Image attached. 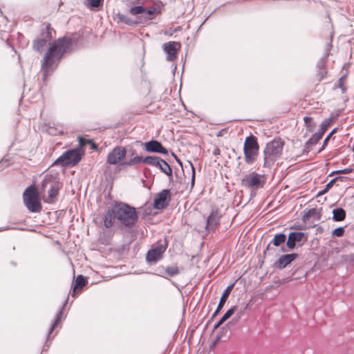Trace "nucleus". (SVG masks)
Listing matches in <instances>:
<instances>
[{
  "label": "nucleus",
  "mask_w": 354,
  "mask_h": 354,
  "mask_svg": "<svg viewBox=\"0 0 354 354\" xmlns=\"http://www.w3.org/2000/svg\"><path fill=\"white\" fill-rule=\"evenodd\" d=\"M47 188H49V191L46 202L52 203L58 194V191L60 188L59 183L56 180L55 176L53 174L45 175L41 184V193L45 192Z\"/></svg>",
  "instance_id": "5"
},
{
  "label": "nucleus",
  "mask_w": 354,
  "mask_h": 354,
  "mask_svg": "<svg viewBox=\"0 0 354 354\" xmlns=\"http://www.w3.org/2000/svg\"><path fill=\"white\" fill-rule=\"evenodd\" d=\"M115 209L116 220L122 225L131 227L138 221V216L134 207L125 203H120L115 205Z\"/></svg>",
  "instance_id": "3"
},
{
  "label": "nucleus",
  "mask_w": 354,
  "mask_h": 354,
  "mask_svg": "<svg viewBox=\"0 0 354 354\" xmlns=\"http://www.w3.org/2000/svg\"><path fill=\"white\" fill-rule=\"evenodd\" d=\"M50 37V32H46V37L44 38H39L35 40L33 46L34 48L36 50L41 52L46 46V42L49 39Z\"/></svg>",
  "instance_id": "20"
},
{
  "label": "nucleus",
  "mask_w": 354,
  "mask_h": 354,
  "mask_svg": "<svg viewBox=\"0 0 354 354\" xmlns=\"http://www.w3.org/2000/svg\"><path fill=\"white\" fill-rule=\"evenodd\" d=\"M62 315H63V312H62V310H60L57 315V318H56L55 322L53 323L51 328H50L48 335H50V334L53 332L54 328L59 324L61 319L62 318Z\"/></svg>",
  "instance_id": "30"
},
{
  "label": "nucleus",
  "mask_w": 354,
  "mask_h": 354,
  "mask_svg": "<svg viewBox=\"0 0 354 354\" xmlns=\"http://www.w3.org/2000/svg\"><path fill=\"white\" fill-rule=\"evenodd\" d=\"M353 171V169L352 167H348V168H346V169H340V170H337V171H335L334 172H332L330 176L333 174H334V173L346 174H349V173L352 172Z\"/></svg>",
  "instance_id": "36"
},
{
  "label": "nucleus",
  "mask_w": 354,
  "mask_h": 354,
  "mask_svg": "<svg viewBox=\"0 0 354 354\" xmlns=\"http://www.w3.org/2000/svg\"><path fill=\"white\" fill-rule=\"evenodd\" d=\"M305 237V234L300 232H292L289 234L288 241L286 243L287 247L290 250H292L295 248L296 243L301 242Z\"/></svg>",
  "instance_id": "16"
},
{
  "label": "nucleus",
  "mask_w": 354,
  "mask_h": 354,
  "mask_svg": "<svg viewBox=\"0 0 354 354\" xmlns=\"http://www.w3.org/2000/svg\"><path fill=\"white\" fill-rule=\"evenodd\" d=\"M88 1L91 6L97 8L100 6L102 0H88Z\"/></svg>",
  "instance_id": "37"
},
{
  "label": "nucleus",
  "mask_w": 354,
  "mask_h": 354,
  "mask_svg": "<svg viewBox=\"0 0 354 354\" xmlns=\"http://www.w3.org/2000/svg\"><path fill=\"white\" fill-rule=\"evenodd\" d=\"M172 155L174 156V157L175 158L176 162L178 163L179 165L182 166V162L176 156V155L172 153Z\"/></svg>",
  "instance_id": "47"
},
{
  "label": "nucleus",
  "mask_w": 354,
  "mask_h": 354,
  "mask_svg": "<svg viewBox=\"0 0 354 354\" xmlns=\"http://www.w3.org/2000/svg\"><path fill=\"white\" fill-rule=\"evenodd\" d=\"M327 71L325 69L319 70L317 73V78L319 81H322L326 76Z\"/></svg>",
  "instance_id": "38"
},
{
  "label": "nucleus",
  "mask_w": 354,
  "mask_h": 354,
  "mask_svg": "<svg viewBox=\"0 0 354 354\" xmlns=\"http://www.w3.org/2000/svg\"><path fill=\"white\" fill-rule=\"evenodd\" d=\"M129 153H130V155L131 156H136V151L135 149H131L129 151Z\"/></svg>",
  "instance_id": "46"
},
{
  "label": "nucleus",
  "mask_w": 354,
  "mask_h": 354,
  "mask_svg": "<svg viewBox=\"0 0 354 354\" xmlns=\"http://www.w3.org/2000/svg\"><path fill=\"white\" fill-rule=\"evenodd\" d=\"M86 283V279L83 275H78L73 286L72 297H75L78 290L82 289Z\"/></svg>",
  "instance_id": "21"
},
{
  "label": "nucleus",
  "mask_w": 354,
  "mask_h": 354,
  "mask_svg": "<svg viewBox=\"0 0 354 354\" xmlns=\"http://www.w3.org/2000/svg\"><path fill=\"white\" fill-rule=\"evenodd\" d=\"M116 219V209L115 206L109 209L104 214V224L106 228L112 227L114 221Z\"/></svg>",
  "instance_id": "19"
},
{
  "label": "nucleus",
  "mask_w": 354,
  "mask_h": 354,
  "mask_svg": "<svg viewBox=\"0 0 354 354\" xmlns=\"http://www.w3.org/2000/svg\"><path fill=\"white\" fill-rule=\"evenodd\" d=\"M266 180L264 175L253 171L243 178L242 185L251 189H259L264 186Z\"/></svg>",
  "instance_id": "8"
},
{
  "label": "nucleus",
  "mask_w": 354,
  "mask_h": 354,
  "mask_svg": "<svg viewBox=\"0 0 354 354\" xmlns=\"http://www.w3.org/2000/svg\"><path fill=\"white\" fill-rule=\"evenodd\" d=\"M315 213H316L315 209H310V210H308V212L306 213V214L304 216L303 219L306 220V218L311 217Z\"/></svg>",
  "instance_id": "39"
},
{
  "label": "nucleus",
  "mask_w": 354,
  "mask_h": 354,
  "mask_svg": "<svg viewBox=\"0 0 354 354\" xmlns=\"http://www.w3.org/2000/svg\"><path fill=\"white\" fill-rule=\"evenodd\" d=\"M298 254L296 253L283 254L275 262L276 268L283 269L297 259Z\"/></svg>",
  "instance_id": "15"
},
{
  "label": "nucleus",
  "mask_w": 354,
  "mask_h": 354,
  "mask_svg": "<svg viewBox=\"0 0 354 354\" xmlns=\"http://www.w3.org/2000/svg\"><path fill=\"white\" fill-rule=\"evenodd\" d=\"M236 310V306H233L230 309H229L222 317V318L226 321L235 312Z\"/></svg>",
  "instance_id": "32"
},
{
  "label": "nucleus",
  "mask_w": 354,
  "mask_h": 354,
  "mask_svg": "<svg viewBox=\"0 0 354 354\" xmlns=\"http://www.w3.org/2000/svg\"><path fill=\"white\" fill-rule=\"evenodd\" d=\"M259 148L256 137L251 136L245 138L243 151L248 164H252L257 159Z\"/></svg>",
  "instance_id": "6"
},
{
  "label": "nucleus",
  "mask_w": 354,
  "mask_h": 354,
  "mask_svg": "<svg viewBox=\"0 0 354 354\" xmlns=\"http://www.w3.org/2000/svg\"><path fill=\"white\" fill-rule=\"evenodd\" d=\"M160 160L161 158L157 156H146L145 158H144V163L156 167H158V165H159Z\"/></svg>",
  "instance_id": "27"
},
{
  "label": "nucleus",
  "mask_w": 354,
  "mask_h": 354,
  "mask_svg": "<svg viewBox=\"0 0 354 354\" xmlns=\"http://www.w3.org/2000/svg\"><path fill=\"white\" fill-rule=\"evenodd\" d=\"M127 150L123 147H116L107 156V163L117 165L123 160L127 155Z\"/></svg>",
  "instance_id": "10"
},
{
  "label": "nucleus",
  "mask_w": 354,
  "mask_h": 354,
  "mask_svg": "<svg viewBox=\"0 0 354 354\" xmlns=\"http://www.w3.org/2000/svg\"><path fill=\"white\" fill-rule=\"evenodd\" d=\"M225 321L221 317L220 320L218 322V325H222Z\"/></svg>",
  "instance_id": "48"
},
{
  "label": "nucleus",
  "mask_w": 354,
  "mask_h": 354,
  "mask_svg": "<svg viewBox=\"0 0 354 354\" xmlns=\"http://www.w3.org/2000/svg\"><path fill=\"white\" fill-rule=\"evenodd\" d=\"M344 77L342 76V77L339 78V81H338V86L339 88H342V91L344 92V89L343 88V84H344Z\"/></svg>",
  "instance_id": "41"
},
{
  "label": "nucleus",
  "mask_w": 354,
  "mask_h": 354,
  "mask_svg": "<svg viewBox=\"0 0 354 354\" xmlns=\"http://www.w3.org/2000/svg\"><path fill=\"white\" fill-rule=\"evenodd\" d=\"M328 190H326V188L325 187L323 190L319 192L317 194V197H319L324 194H326V192H328Z\"/></svg>",
  "instance_id": "44"
},
{
  "label": "nucleus",
  "mask_w": 354,
  "mask_h": 354,
  "mask_svg": "<svg viewBox=\"0 0 354 354\" xmlns=\"http://www.w3.org/2000/svg\"><path fill=\"white\" fill-rule=\"evenodd\" d=\"M286 240V234L283 233L276 234L270 241L274 246H279L281 244L284 243Z\"/></svg>",
  "instance_id": "26"
},
{
  "label": "nucleus",
  "mask_w": 354,
  "mask_h": 354,
  "mask_svg": "<svg viewBox=\"0 0 354 354\" xmlns=\"http://www.w3.org/2000/svg\"><path fill=\"white\" fill-rule=\"evenodd\" d=\"M344 227H337V228H335L333 231V235H334V236H335L337 237L342 236L344 235Z\"/></svg>",
  "instance_id": "33"
},
{
  "label": "nucleus",
  "mask_w": 354,
  "mask_h": 354,
  "mask_svg": "<svg viewBox=\"0 0 354 354\" xmlns=\"http://www.w3.org/2000/svg\"><path fill=\"white\" fill-rule=\"evenodd\" d=\"M333 118L325 119L320 125V129L318 132L313 134V136L306 142L304 146V151L308 152L311 147L315 145L319 140L322 138L323 135L327 130L328 127L333 122Z\"/></svg>",
  "instance_id": "9"
},
{
  "label": "nucleus",
  "mask_w": 354,
  "mask_h": 354,
  "mask_svg": "<svg viewBox=\"0 0 354 354\" xmlns=\"http://www.w3.org/2000/svg\"><path fill=\"white\" fill-rule=\"evenodd\" d=\"M82 158V153L80 149H72L65 151L55 161V165L62 166H75Z\"/></svg>",
  "instance_id": "7"
},
{
  "label": "nucleus",
  "mask_w": 354,
  "mask_h": 354,
  "mask_svg": "<svg viewBox=\"0 0 354 354\" xmlns=\"http://www.w3.org/2000/svg\"><path fill=\"white\" fill-rule=\"evenodd\" d=\"M165 272L169 276L173 277L179 273L178 268L175 266H169L166 268Z\"/></svg>",
  "instance_id": "29"
},
{
  "label": "nucleus",
  "mask_w": 354,
  "mask_h": 354,
  "mask_svg": "<svg viewBox=\"0 0 354 354\" xmlns=\"http://www.w3.org/2000/svg\"><path fill=\"white\" fill-rule=\"evenodd\" d=\"M145 11V9L143 6H135V7L131 8L130 12L133 15H136L142 14Z\"/></svg>",
  "instance_id": "31"
},
{
  "label": "nucleus",
  "mask_w": 354,
  "mask_h": 354,
  "mask_svg": "<svg viewBox=\"0 0 354 354\" xmlns=\"http://www.w3.org/2000/svg\"><path fill=\"white\" fill-rule=\"evenodd\" d=\"M219 153H220V151H219V149H216V150L214 151V153L215 155L219 154Z\"/></svg>",
  "instance_id": "49"
},
{
  "label": "nucleus",
  "mask_w": 354,
  "mask_h": 354,
  "mask_svg": "<svg viewBox=\"0 0 354 354\" xmlns=\"http://www.w3.org/2000/svg\"><path fill=\"white\" fill-rule=\"evenodd\" d=\"M337 129L335 128L332 130V131L326 137V138L324 139V142H323V145H322V149L319 151H321L322 150H323L324 149V147L326 146V145L328 144V142L329 140V139L330 138V137L332 136V135L336 131Z\"/></svg>",
  "instance_id": "34"
},
{
  "label": "nucleus",
  "mask_w": 354,
  "mask_h": 354,
  "mask_svg": "<svg viewBox=\"0 0 354 354\" xmlns=\"http://www.w3.org/2000/svg\"><path fill=\"white\" fill-rule=\"evenodd\" d=\"M145 149L150 153H158L162 154H168V150L165 149L162 144L155 140H150L144 143Z\"/></svg>",
  "instance_id": "14"
},
{
  "label": "nucleus",
  "mask_w": 354,
  "mask_h": 354,
  "mask_svg": "<svg viewBox=\"0 0 354 354\" xmlns=\"http://www.w3.org/2000/svg\"><path fill=\"white\" fill-rule=\"evenodd\" d=\"M346 217V212L342 208H336L333 210V218L335 221H342Z\"/></svg>",
  "instance_id": "24"
},
{
  "label": "nucleus",
  "mask_w": 354,
  "mask_h": 354,
  "mask_svg": "<svg viewBox=\"0 0 354 354\" xmlns=\"http://www.w3.org/2000/svg\"><path fill=\"white\" fill-rule=\"evenodd\" d=\"M332 46L331 43L328 44L325 48V53L322 59L318 62L317 67L319 70H322L325 68V64L327 62L328 57L330 55V48Z\"/></svg>",
  "instance_id": "23"
},
{
  "label": "nucleus",
  "mask_w": 354,
  "mask_h": 354,
  "mask_svg": "<svg viewBox=\"0 0 354 354\" xmlns=\"http://www.w3.org/2000/svg\"><path fill=\"white\" fill-rule=\"evenodd\" d=\"M171 200V193L169 189H163L157 194L153 201V207L157 209L166 207Z\"/></svg>",
  "instance_id": "11"
},
{
  "label": "nucleus",
  "mask_w": 354,
  "mask_h": 354,
  "mask_svg": "<svg viewBox=\"0 0 354 354\" xmlns=\"http://www.w3.org/2000/svg\"><path fill=\"white\" fill-rule=\"evenodd\" d=\"M219 326H220V325H218V323L217 322V323L215 324V326H214V329H216V328H218Z\"/></svg>",
  "instance_id": "50"
},
{
  "label": "nucleus",
  "mask_w": 354,
  "mask_h": 354,
  "mask_svg": "<svg viewBox=\"0 0 354 354\" xmlns=\"http://www.w3.org/2000/svg\"><path fill=\"white\" fill-rule=\"evenodd\" d=\"M234 286V283H232L224 290L222 296L220 299L218 306L212 315V317H214L216 315H217L220 310L223 308V306L225 305L227 301V299L228 298L232 290L233 289Z\"/></svg>",
  "instance_id": "17"
},
{
  "label": "nucleus",
  "mask_w": 354,
  "mask_h": 354,
  "mask_svg": "<svg viewBox=\"0 0 354 354\" xmlns=\"http://www.w3.org/2000/svg\"><path fill=\"white\" fill-rule=\"evenodd\" d=\"M71 46V39L66 37L59 38L50 44L41 64L44 79L57 67L64 54L69 49Z\"/></svg>",
  "instance_id": "1"
},
{
  "label": "nucleus",
  "mask_w": 354,
  "mask_h": 354,
  "mask_svg": "<svg viewBox=\"0 0 354 354\" xmlns=\"http://www.w3.org/2000/svg\"><path fill=\"white\" fill-rule=\"evenodd\" d=\"M180 44L177 41H169L163 44L162 48L167 53V59L169 62L176 59V53L180 48Z\"/></svg>",
  "instance_id": "12"
},
{
  "label": "nucleus",
  "mask_w": 354,
  "mask_h": 354,
  "mask_svg": "<svg viewBox=\"0 0 354 354\" xmlns=\"http://www.w3.org/2000/svg\"><path fill=\"white\" fill-rule=\"evenodd\" d=\"M79 145L81 147L86 146L88 144L91 145L93 148H96L95 143L88 139H86L82 136L78 137Z\"/></svg>",
  "instance_id": "28"
},
{
  "label": "nucleus",
  "mask_w": 354,
  "mask_h": 354,
  "mask_svg": "<svg viewBox=\"0 0 354 354\" xmlns=\"http://www.w3.org/2000/svg\"><path fill=\"white\" fill-rule=\"evenodd\" d=\"M220 215L217 212H212L208 216L206 223V229L208 230H213L219 224Z\"/></svg>",
  "instance_id": "18"
},
{
  "label": "nucleus",
  "mask_w": 354,
  "mask_h": 354,
  "mask_svg": "<svg viewBox=\"0 0 354 354\" xmlns=\"http://www.w3.org/2000/svg\"><path fill=\"white\" fill-rule=\"evenodd\" d=\"M162 173L166 174L169 177H172V170L169 164L165 161L164 160L161 159L159 165H158L157 167Z\"/></svg>",
  "instance_id": "22"
},
{
  "label": "nucleus",
  "mask_w": 354,
  "mask_h": 354,
  "mask_svg": "<svg viewBox=\"0 0 354 354\" xmlns=\"http://www.w3.org/2000/svg\"><path fill=\"white\" fill-rule=\"evenodd\" d=\"M140 162H144V158L139 156H136L130 158L129 160L123 162L122 165L124 166H133L138 165Z\"/></svg>",
  "instance_id": "25"
},
{
  "label": "nucleus",
  "mask_w": 354,
  "mask_h": 354,
  "mask_svg": "<svg viewBox=\"0 0 354 354\" xmlns=\"http://www.w3.org/2000/svg\"><path fill=\"white\" fill-rule=\"evenodd\" d=\"M284 142L281 138H275L266 145L264 149V167H271L280 157Z\"/></svg>",
  "instance_id": "2"
},
{
  "label": "nucleus",
  "mask_w": 354,
  "mask_h": 354,
  "mask_svg": "<svg viewBox=\"0 0 354 354\" xmlns=\"http://www.w3.org/2000/svg\"><path fill=\"white\" fill-rule=\"evenodd\" d=\"M24 202L31 212H39L41 209L39 194L33 185L28 187L24 193Z\"/></svg>",
  "instance_id": "4"
},
{
  "label": "nucleus",
  "mask_w": 354,
  "mask_h": 354,
  "mask_svg": "<svg viewBox=\"0 0 354 354\" xmlns=\"http://www.w3.org/2000/svg\"><path fill=\"white\" fill-rule=\"evenodd\" d=\"M156 8H150L147 10V13L149 15H154L156 12Z\"/></svg>",
  "instance_id": "43"
},
{
  "label": "nucleus",
  "mask_w": 354,
  "mask_h": 354,
  "mask_svg": "<svg viewBox=\"0 0 354 354\" xmlns=\"http://www.w3.org/2000/svg\"><path fill=\"white\" fill-rule=\"evenodd\" d=\"M166 248L165 245L160 244L149 250L146 256L147 261L149 263H155L160 260L162 254L165 252Z\"/></svg>",
  "instance_id": "13"
},
{
  "label": "nucleus",
  "mask_w": 354,
  "mask_h": 354,
  "mask_svg": "<svg viewBox=\"0 0 354 354\" xmlns=\"http://www.w3.org/2000/svg\"><path fill=\"white\" fill-rule=\"evenodd\" d=\"M304 121L306 126L310 128L314 127L315 124L313 122V119L310 117H304Z\"/></svg>",
  "instance_id": "35"
},
{
  "label": "nucleus",
  "mask_w": 354,
  "mask_h": 354,
  "mask_svg": "<svg viewBox=\"0 0 354 354\" xmlns=\"http://www.w3.org/2000/svg\"><path fill=\"white\" fill-rule=\"evenodd\" d=\"M192 187H193V186L194 185L195 175H194V168L192 165Z\"/></svg>",
  "instance_id": "42"
},
{
  "label": "nucleus",
  "mask_w": 354,
  "mask_h": 354,
  "mask_svg": "<svg viewBox=\"0 0 354 354\" xmlns=\"http://www.w3.org/2000/svg\"><path fill=\"white\" fill-rule=\"evenodd\" d=\"M336 178H333L332 180H330L326 185V190H329L333 185L335 181Z\"/></svg>",
  "instance_id": "40"
},
{
  "label": "nucleus",
  "mask_w": 354,
  "mask_h": 354,
  "mask_svg": "<svg viewBox=\"0 0 354 354\" xmlns=\"http://www.w3.org/2000/svg\"><path fill=\"white\" fill-rule=\"evenodd\" d=\"M243 313H244L243 310L238 312L236 315V319H240L242 317V315H243Z\"/></svg>",
  "instance_id": "45"
}]
</instances>
